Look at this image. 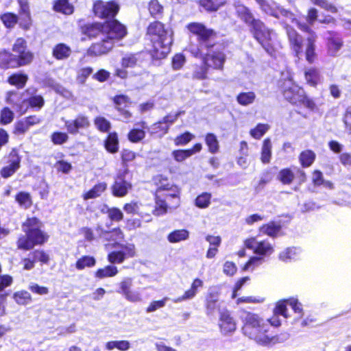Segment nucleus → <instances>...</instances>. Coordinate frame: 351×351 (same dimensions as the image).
Wrapping results in <instances>:
<instances>
[{
    "label": "nucleus",
    "instance_id": "33",
    "mask_svg": "<svg viewBox=\"0 0 351 351\" xmlns=\"http://www.w3.org/2000/svg\"><path fill=\"white\" fill-rule=\"evenodd\" d=\"M256 98V95L253 91L241 92L237 96V101L243 106H247L252 104Z\"/></svg>",
    "mask_w": 351,
    "mask_h": 351
},
{
    "label": "nucleus",
    "instance_id": "3",
    "mask_svg": "<svg viewBox=\"0 0 351 351\" xmlns=\"http://www.w3.org/2000/svg\"><path fill=\"white\" fill-rule=\"evenodd\" d=\"M261 9L265 14L280 19L285 17L287 34L289 38L291 49L295 52L296 56L300 57L303 53V40L302 37L292 28L289 27V22L295 24L298 20L293 17V14L288 10L284 9L276 3H269L265 0H256Z\"/></svg>",
    "mask_w": 351,
    "mask_h": 351
},
{
    "label": "nucleus",
    "instance_id": "21",
    "mask_svg": "<svg viewBox=\"0 0 351 351\" xmlns=\"http://www.w3.org/2000/svg\"><path fill=\"white\" fill-rule=\"evenodd\" d=\"M188 29L193 34L197 36L200 42H209L214 37L215 33L210 29L206 28L204 25L198 23H191L187 26Z\"/></svg>",
    "mask_w": 351,
    "mask_h": 351
},
{
    "label": "nucleus",
    "instance_id": "41",
    "mask_svg": "<svg viewBox=\"0 0 351 351\" xmlns=\"http://www.w3.org/2000/svg\"><path fill=\"white\" fill-rule=\"evenodd\" d=\"M130 348V343L128 341H111L106 343V348L108 350H112L114 348L121 351H127Z\"/></svg>",
    "mask_w": 351,
    "mask_h": 351
},
{
    "label": "nucleus",
    "instance_id": "10",
    "mask_svg": "<svg viewBox=\"0 0 351 351\" xmlns=\"http://www.w3.org/2000/svg\"><path fill=\"white\" fill-rule=\"evenodd\" d=\"M133 280L130 277L123 278L117 285V292L121 294L128 302L138 303L143 301V296L139 290L132 289Z\"/></svg>",
    "mask_w": 351,
    "mask_h": 351
},
{
    "label": "nucleus",
    "instance_id": "64",
    "mask_svg": "<svg viewBox=\"0 0 351 351\" xmlns=\"http://www.w3.org/2000/svg\"><path fill=\"white\" fill-rule=\"evenodd\" d=\"M114 103L117 106L118 110H122V108H127L130 104L129 98L125 95H119L114 97Z\"/></svg>",
    "mask_w": 351,
    "mask_h": 351
},
{
    "label": "nucleus",
    "instance_id": "42",
    "mask_svg": "<svg viewBox=\"0 0 351 351\" xmlns=\"http://www.w3.org/2000/svg\"><path fill=\"white\" fill-rule=\"evenodd\" d=\"M265 259L263 256H252L243 266L244 271H253L255 269L263 265Z\"/></svg>",
    "mask_w": 351,
    "mask_h": 351
},
{
    "label": "nucleus",
    "instance_id": "29",
    "mask_svg": "<svg viewBox=\"0 0 351 351\" xmlns=\"http://www.w3.org/2000/svg\"><path fill=\"white\" fill-rule=\"evenodd\" d=\"M300 250L296 247H287L279 254V259L283 262L296 260L300 254Z\"/></svg>",
    "mask_w": 351,
    "mask_h": 351
},
{
    "label": "nucleus",
    "instance_id": "18",
    "mask_svg": "<svg viewBox=\"0 0 351 351\" xmlns=\"http://www.w3.org/2000/svg\"><path fill=\"white\" fill-rule=\"evenodd\" d=\"M219 326L223 335L233 333L237 328V324L234 318L226 308L219 311Z\"/></svg>",
    "mask_w": 351,
    "mask_h": 351
},
{
    "label": "nucleus",
    "instance_id": "58",
    "mask_svg": "<svg viewBox=\"0 0 351 351\" xmlns=\"http://www.w3.org/2000/svg\"><path fill=\"white\" fill-rule=\"evenodd\" d=\"M209 68L210 67L208 66L202 62V65L197 66L195 70L194 71L193 73V77L197 80L206 79L207 77V74Z\"/></svg>",
    "mask_w": 351,
    "mask_h": 351
},
{
    "label": "nucleus",
    "instance_id": "37",
    "mask_svg": "<svg viewBox=\"0 0 351 351\" xmlns=\"http://www.w3.org/2000/svg\"><path fill=\"white\" fill-rule=\"evenodd\" d=\"M118 274V269L117 267L113 265H107L104 268H101L97 270L95 272V277L99 279L113 277Z\"/></svg>",
    "mask_w": 351,
    "mask_h": 351
},
{
    "label": "nucleus",
    "instance_id": "49",
    "mask_svg": "<svg viewBox=\"0 0 351 351\" xmlns=\"http://www.w3.org/2000/svg\"><path fill=\"white\" fill-rule=\"evenodd\" d=\"M315 154L311 150H306L301 153L300 160L303 167H309L315 160Z\"/></svg>",
    "mask_w": 351,
    "mask_h": 351
},
{
    "label": "nucleus",
    "instance_id": "7",
    "mask_svg": "<svg viewBox=\"0 0 351 351\" xmlns=\"http://www.w3.org/2000/svg\"><path fill=\"white\" fill-rule=\"evenodd\" d=\"M40 222L35 217L27 219L23 225L26 235L19 239L18 247L20 249L29 250L34 245L41 244L46 237L40 230Z\"/></svg>",
    "mask_w": 351,
    "mask_h": 351
},
{
    "label": "nucleus",
    "instance_id": "11",
    "mask_svg": "<svg viewBox=\"0 0 351 351\" xmlns=\"http://www.w3.org/2000/svg\"><path fill=\"white\" fill-rule=\"evenodd\" d=\"M282 88L284 97L288 101L295 105H299L305 92L302 88L294 83L290 75L283 82Z\"/></svg>",
    "mask_w": 351,
    "mask_h": 351
},
{
    "label": "nucleus",
    "instance_id": "14",
    "mask_svg": "<svg viewBox=\"0 0 351 351\" xmlns=\"http://www.w3.org/2000/svg\"><path fill=\"white\" fill-rule=\"evenodd\" d=\"M182 113V112H178L175 114H169L165 116L162 120L153 124L149 128L151 134H155L160 138L163 136L168 132L169 127L178 119Z\"/></svg>",
    "mask_w": 351,
    "mask_h": 351
},
{
    "label": "nucleus",
    "instance_id": "15",
    "mask_svg": "<svg viewBox=\"0 0 351 351\" xmlns=\"http://www.w3.org/2000/svg\"><path fill=\"white\" fill-rule=\"evenodd\" d=\"M62 120L68 133L72 135H76L80 130H86L90 125L88 117L84 114H79L74 119L62 118Z\"/></svg>",
    "mask_w": 351,
    "mask_h": 351
},
{
    "label": "nucleus",
    "instance_id": "27",
    "mask_svg": "<svg viewBox=\"0 0 351 351\" xmlns=\"http://www.w3.org/2000/svg\"><path fill=\"white\" fill-rule=\"evenodd\" d=\"M306 83L311 86H316L321 82L319 71L315 68H308L304 71Z\"/></svg>",
    "mask_w": 351,
    "mask_h": 351
},
{
    "label": "nucleus",
    "instance_id": "54",
    "mask_svg": "<svg viewBox=\"0 0 351 351\" xmlns=\"http://www.w3.org/2000/svg\"><path fill=\"white\" fill-rule=\"evenodd\" d=\"M123 210L128 214H137L141 216V217H144L143 213L141 210V204L138 202H132L130 203L126 204Z\"/></svg>",
    "mask_w": 351,
    "mask_h": 351
},
{
    "label": "nucleus",
    "instance_id": "17",
    "mask_svg": "<svg viewBox=\"0 0 351 351\" xmlns=\"http://www.w3.org/2000/svg\"><path fill=\"white\" fill-rule=\"evenodd\" d=\"M119 10V5L114 1L104 2L97 1L93 6L95 15L100 18L114 17Z\"/></svg>",
    "mask_w": 351,
    "mask_h": 351
},
{
    "label": "nucleus",
    "instance_id": "5",
    "mask_svg": "<svg viewBox=\"0 0 351 351\" xmlns=\"http://www.w3.org/2000/svg\"><path fill=\"white\" fill-rule=\"evenodd\" d=\"M241 319L243 322L242 330L245 336L263 346L274 342V336L269 332V325L257 315L243 312Z\"/></svg>",
    "mask_w": 351,
    "mask_h": 351
},
{
    "label": "nucleus",
    "instance_id": "36",
    "mask_svg": "<svg viewBox=\"0 0 351 351\" xmlns=\"http://www.w3.org/2000/svg\"><path fill=\"white\" fill-rule=\"evenodd\" d=\"M53 10L64 14H71L73 12V7L68 0H56L53 4Z\"/></svg>",
    "mask_w": 351,
    "mask_h": 351
},
{
    "label": "nucleus",
    "instance_id": "55",
    "mask_svg": "<svg viewBox=\"0 0 351 351\" xmlns=\"http://www.w3.org/2000/svg\"><path fill=\"white\" fill-rule=\"evenodd\" d=\"M14 112L8 108H4L1 110L0 114V123L7 125L10 123L14 119Z\"/></svg>",
    "mask_w": 351,
    "mask_h": 351
},
{
    "label": "nucleus",
    "instance_id": "12",
    "mask_svg": "<svg viewBox=\"0 0 351 351\" xmlns=\"http://www.w3.org/2000/svg\"><path fill=\"white\" fill-rule=\"evenodd\" d=\"M287 306H289L297 315V319H301L303 317V306L296 298H290L277 302L275 306V313H281L284 318H288L289 315L288 314Z\"/></svg>",
    "mask_w": 351,
    "mask_h": 351
},
{
    "label": "nucleus",
    "instance_id": "40",
    "mask_svg": "<svg viewBox=\"0 0 351 351\" xmlns=\"http://www.w3.org/2000/svg\"><path fill=\"white\" fill-rule=\"evenodd\" d=\"M19 25L25 29H28L32 25V18L29 11V7L26 8L25 10H19Z\"/></svg>",
    "mask_w": 351,
    "mask_h": 351
},
{
    "label": "nucleus",
    "instance_id": "13",
    "mask_svg": "<svg viewBox=\"0 0 351 351\" xmlns=\"http://www.w3.org/2000/svg\"><path fill=\"white\" fill-rule=\"evenodd\" d=\"M244 243L247 248L252 250L254 254L263 256L264 259L274 252L273 245L266 240L259 241L256 238H250Z\"/></svg>",
    "mask_w": 351,
    "mask_h": 351
},
{
    "label": "nucleus",
    "instance_id": "35",
    "mask_svg": "<svg viewBox=\"0 0 351 351\" xmlns=\"http://www.w3.org/2000/svg\"><path fill=\"white\" fill-rule=\"evenodd\" d=\"M141 128H134L128 134V138L132 143H137L143 140L145 136L144 129L147 128L145 123H141Z\"/></svg>",
    "mask_w": 351,
    "mask_h": 351
},
{
    "label": "nucleus",
    "instance_id": "56",
    "mask_svg": "<svg viewBox=\"0 0 351 351\" xmlns=\"http://www.w3.org/2000/svg\"><path fill=\"white\" fill-rule=\"evenodd\" d=\"M149 13L153 16H156L162 13L163 6L158 0H151L148 5Z\"/></svg>",
    "mask_w": 351,
    "mask_h": 351
},
{
    "label": "nucleus",
    "instance_id": "57",
    "mask_svg": "<svg viewBox=\"0 0 351 351\" xmlns=\"http://www.w3.org/2000/svg\"><path fill=\"white\" fill-rule=\"evenodd\" d=\"M194 135L189 132H186L176 137L174 143L177 146H183L189 143L193 138Z\"/></svg>",
    "mask_w": 351,
    "mask_h": 351
},
{
    "label": "nucleus",
    "instance_id": "32",
    "mask_svg": "<svg viewBox=\"0 0 351 351\" xmlns=\"http://www.w3.org/2000/svg\"><path fill=\"white\" fill-rule=\"evenodd\" d=\"M71 53V48L63 43L56 45L53 49V56L58 60L66 59L69 57Z\"/></svg>",
    "mask_w": 351,
    "mask_h": 351
},
{
    "label": "nucleus",
    "instance_id": "28",
    "mask_svg": "<svg viewBox=\"0 0 351 351\" xmlns=\"http://www.w3.org/2000/svg\"><path fill=\"white\" fill-rule=\"evenodd\" d=\"M228 0H199V4L206 11L215 12L226 5Z\"/></svg>",
    "mask_w": 351,
    "mask_h": 351
},
{
    "label": "nucleus",
    "instance_id": "20",
    "mask_svg": "<svg viewBox=\"0 0 351 351\" xmlns=\"http://www.w3.org/2000/svg\"><path fill=\"white\" fill-rule=\"evenodd\" d=\"M219 297V289L217 287H211L208 289V294L206 298V313L208 316L215 314L216 310L220 309V304L218 302Z\"/></svg>",
    "mask_w": 351,
    "mask_h": 351
},
{
    "label": "nucleus",
    "instance_id": "26",
    "mask_svg": "<svg viewBox=\"0 0 351 351\" xmlns=\"http://www.w3.org/2000/svg\"><path fill=\"white\" fill-rule=\"evenodd\" d=\"M323 102L319 99H311L304 93L302 97L299 105H302L312 112H319Z\"/></svg>",
    "mask_w": 351,
    "mask_h": 351
},
{
    "label": "nucleus",
    "instance_id": "25",
    "mask_svg": "<svg viewBox=\"0 0 351 351\" xmlns=\"http://www.w3.org/2000/svg\"><path fill=\"white\" fill-rule=\"evenodd\" d=\"M0 66L2 68H15L19 66L16 56L7 51L0 52Z\"/></svg>",
    "mask_w": 351,
    "mask_h": 351
},
{
    "label": "nucleus",
    "instance_id": "52",
    "mask_svg": "<svg viewBox=\"0 0 351 351\" xmlns=\"http://www.w3.org/2000/svg\"><path fill=\"white\" fill-rule=\"evenodd\" d=\"M27 80V77L25 75L14 74L9 77L8 82L10 84L14 85L18 88H23L25 86Z\"/></svg>",
    "mask_w": 351,
    "mask_h": 351
},
{
    "label": "nucleus",
    "instance_id": "50",
    "mask_svg": "<svg viewBox=\"0 0 351 351\" xmlns=\"http://www.w3.org/2000/svg\"><path fill=\"white\" fill-rule=\"evenodd\" d=\"M269 128L268 124L259 123L250 130V134L253 138L260 139L269 130Z\"/></svg>",
    "mask_w": 351,
    "mask_h": 351
},
{
    "label": "nucleus",
    "instance_id": "62",
    "mask_svg": "<svg viewBox=\"0 0 351 351\" xmlns=\"http://www.w3.org/2000/svg\"><path fill=\"white\" fill-rule=\"evenodd\" d=\"M17 60L19 63V66H23L27 64H29L32 58L33 55L29 51H26L25 49L23 51L19 53Z\"/></svg>",
    "mask_w": 351,
    "mask_h": 351
},
{
    "label": "nucleus",
    "instance_id": "38",
    "mask_svg": "<svg viewBox=\"0 0 351 351\" xmlns=\"http://www.w3.org/2000/svg\"><path fill=\"white\" fill-rule=\"evenodd\" d=\"M343 45L342 40L339 37H332L328 41V53L331 56H337Z\"/></svg>",
    "mask_w": 351,
    "mask_h": 351
},
{
    "label": "nucleus",
    "instance_id": "47",
    "mask_svg": "<svg viewBox=\"0 0 351 351\" xmlns=\"http://www.w3.org/2000/svg\"><path fill=\"white\" fill-rule=\"evenodd\" d=\"M16 201L19 204L25 208H27L32 206V202L29 193L26 192H20L16 195Z\"/></svg>",
    "mask_w": 351,
    "mask_h": 351
},
{
    "label": "nucleus",
    "instance_id": "48",
    "mask_svg": "<svg viewBox=\"0 0 351 351\" xmlns=\"http://www.w3.org/2000/svg\"><path fill=\"white\" fill-rule=\"evenodd\" d=\"M0 19L4 25L8 28L13 27L19 20V17L16 14L10 12L2 14Z\"/></svg>",
    "mask_w": 351,
    "mask_h": 351
},
{
    "label": "nucleus",
    "instance_id": "45",
    "mask_svg": "<svg viewBox=\"0 0 351 351\" xmlns=\"http://www.w3.org/2000/svg\"><path fill=\"white\" fill-rule=\"evenodd\" d=\"M206 144L210 153L215 154L219 150V141L217 136L213 133H208L205 137Z\"/></svg>",
    "mask_w": 351,
    "mask_h": 351
},
{
    "label": "nucleus",
    "instance_id": "9",
    "mask_svg": "<svg viewBox=\"0 0 351 351\" xmlns=\"http://www.w3.org/2000/svg\"><path fill=\"white\" fill-rule=\"evenodd\" d=\"M191 53L196 58H200L202 62L210 68L217 70H223L226 60V54L223 51L215 50L202 55L199 49H193Z\"/></svg>",
    "mask_w": 351,
    "mask_h": 351
},
{
    "label": "nucleus",
    "instance_id": "22",
    "mask_svg": "<svg viewBox=\"0 0 351 351\" xmlns=\"http://www.w3.org/2000/svg\"><path fill=\"white\" fill-rule=\"evenodd\" d=\"M296 176H299L301 181L304 180V173L297 167L285 168L280 170L278 175V179L284 184H289Z\"/></svg>",
    "mask_w": 351,
    "mask_h": 351
},
{
    "label": "nucleus",
    "instance_id": "61",
    "mask_svg": "<svg viewBox=\"0 0 351 351\" xmlns=\"http://www.w3.org/2000/svg\"><path fill=\"white\" fill-rule=\"evenodd\" d=\"M69 139V136L66 133L56 132H53L51 135V141L55 145H62L66 143Z\"/></svg>",
    "mask_w": 351,
    "mask_h": 351
},
{
    "label": "nucleus",
    "instance_id": "60",
    "mask_svg": "<svg viewBox=\"0 0 351 351\" xmlns=\"http://www.w3.org/2000/svg\"><path fill=\"white\" fill-rule=\"evenodd\" d=\"M95 125L99 130L103 132H108L110 128V123L102 117L95 118Z\"/></svg>",
    "mask_w": 351,
    "mask_h": 351
},
{
    "label": "nucleus",
    "instance_id": "6",
    "mask_svg": "<svg viewBox=\"0 0 351 351\" xmlns=\"http://www.w3.org/2000/svg\"><path fill=\"white\" fill-rule=\"evenodd\" d=\"M168 201L171 207L174 208L180 205V189L164 179L158 184L156 194V207L153 210L155 215L160 216L164 215L167 211Z\"/></svg>",
    "mask_w": 351,
    "mask_h": 351
},
{
    "label": "nucleus",
    "instance_id": "31",
    "mask_svg": "<svg viewBox=\"0 0 351 351\" xmlns=\"http://www.w3.org/2000/svg\"><path fill=\"white\" fill-rule=\"evenodd\" d=\"M189 237V232L185 229L176 230L167 236V240L171 243L186 241Z\"/></svg>",
    "mask_w": 351,
    "mask_h": 351
},
{
    "label": "nucleus",
    "instance_id": "44",
    "mask_svg": "<svg viewBox=\"0 0 351 351\" xmlns=\"http://www.w3.org/2000/svg\"><path fill=\"white\" fill-rule=\"evenodd\" d=\"M280 226L275 223L274 222H270L267 224L263 225L261 228L260 231L269 237H276L280 232Z\"/></svg>",
    "mask_w": 351,
    "mask_h": 351
},
{
    "label": "nucleus",
    "instance_id": "2",
    "mask_svg": "<svg viewBox=\"0 0 351 351\" xmlns=\"http://www.w3.org/2000/svg\"><path fill=\"white\" fill-rule=\"evenodd\" d=\"M236 10L238 16L250 27L254 38L269 54L272 56L275 51V32L267 28L261 20L254 19L247 8L239 5L236 6Z\"/></svg>",
    "mask_w": 351,
    "mask_h": 351
},
{
    "label": "nucleus",
    "instance_id": "8",
    "mask_svg": "<svg viewBox=\"0 0 351 351\" xmlns=\"http://www.w3.org/2000/svg\"><path fill=\"white\" fill-rule=\"evenodd\" d=\"M25 93L27 97L24 98L21 102L17 103L15 101V97L17 94L13 92L8 93L6 101L16 107V110L20 113L21 115L25 114L28 108L31 107L37 110H40L45 104L43 97L36 94L35 88H28Z\"/></svg>",
    "mask_w": 351,
    "mask_h": 351
},
{
    "label": "nucleus",
    "instance_id": "23",
    "mask_svg": "<svg viewBox=\"0 0 351 351\" xmlns=\"http://www.w3.org/2000/svg\"><path fill=\"white\" fill-rule=\"evenodd\" d=\"M202 144L196 143L193 148L189 149L175 150L172 152V156L177 162H182L192 155L201 151Z\"/></svg>",
    "mask_w": 351,
    "mask_h": 351
},
{
    "label": "nucleus",
    "instance_id": "39",
    "mask_svg": "<svg viewBox=\"0 0 351 351\" xmlns=\"http://www.w3.org/2000/svg\"><path fill=\"white\" fill-rule=\"evenodd\" d=\"M105 147L110 153H116L119 149V140L117 133L109 134L105 141Z\"/></svg>",
    "mask_w": 351,
    "mask_h": 351
},
{
    "label": "nucleus",
    "instance_id": "63",
    "mask_svg": "<svg viewBox=\"0 0 351 351\" xmlns=\"http://www.w3.org/2000/svg\"><path fill=\"white\" fill-rule=\"evenodd\" d=\"M28 289L34 293L44 295L49 293V289L46 287L40 286L35 282H30Z\"/></svg>",
    "mask_w": 351,
    "mask_h": 351
},
{
    "label": "nucleus",
    "instance_id": "51",
    "mask_svg": "<svg viewBox=\"0 0 351 351\" xmlns=\"http://www.w3.org/2000/svg\"><path fill=\"white\" fill-rule=\"evenodd\" d=\"M125 258L126 254L123 251H114L108 255V261L112 264L122 263Z\"/></svg>",
    "mask_w": 351,
    "mask_h": 351
},
{
    "label": "nucleus",
    "instance_id": "30",
    "mask_svg": "<svg viewBox=\"0 0 351 351\" xmlns=\"http://www.w3.org/2000/svg\"><path fill=\"white\" fill-rule=\"evenodd\" d=\"M272 143L271 139L269 138H265L262 145L261 160L264 164H267L270 162L271 158Z\"/></svg>",
    "mask_w": 351,
    "mask_h": 351
},
{
    "label": "nucleus",
    "instance_id": "4",
    "mask_svg": "<svg viewBox=\"0 0 351 351\" xmlns=\"http://www.w3.org/2000/svg\"><path fill=\"white\" fill-rule=\"evenodd\" d=\"M173 34L172 29L165 28L160 22L149 24L147 35L152 43L151 54L154 58L160 60L167 56L173 43Z\"/></svg>",
    "mask_w": 351,
    "mask_h": 351
},
{
    "label": "nucleus",
    "instance_id": "16",
    "mask_svg": "<svg viewBox=\"0 0 351 351\" xmlns=\"http://www.w3.org/2000/svg\"><path fill=\"white\" fill-rule=\"evenodd\" d=\"M295 25L300 28L301 30L304 32H306L308 33V36L306 38V50H305V56H306V60L309 63H313L316 58V53H315V41L317 36L315 34L311 31L308 28V27L304 24L301 23L300 22L298 21V23H295Z\"/></svg>",
    "mask_w": 351,
    "mask_h": 351
},
{
    "label": "nucleus",
    "instance_id": "46",
    "mask_svg": "<svg viewBox=\"0 0 351 351\" xmlns=\"http://www.w3.org/2000/svg\"><path fill=\"white\" fill-rule=\"evenodd\" d=\"M95 263L96 261L94 257L84 256L77 260L75 266L78 270H82L86 267H92L95 266Z\"/></svg>",
    "mask_w": 351,
    "mask_h": 351
},
{
    "label": "nucleus",
    "instance_id": "53",
    "mask_svg": "<svg viewBox=\"0 0 351 351\" xmlns=\"http://www.w3.org/2000/svg\"><path fill=\"white\" fill-rule=\"evenodd\" d=\"M211 194L203 193L198 195L195 199V205L200 208H206L210 204Z\"/></svg>",
    "mask_w": 351,
    "mask_h": 351
},
{
    "label": "nucleus",
    "instance_id": "34",
    "mask_svg": "<svg viewBox=\"0 0 351 351\" xmlns=\"http://www.w3.org/2000/svg\"><path fill=\"white\" fill-rule=\"evenodd\" d=\"M12 298L16 304L23 306L29 304L32 300L31 294L25 290L16 291Z\"/></svg>",
    "mask_w": 351,
    "mask_h": 351
},
{
    "label": "nucleus",
    "instance_id": "43",
    "mask_svg": "<svg viewBox=\"0 0 351 351\" xmlns=\"http://www.w3.org/2000/svg\"><path fill=\"white\" fill-rule=\"evenodd\" d=\"M106 183H99L84 195V199H88L97 197L106 190Z\"/></svg>",
    "mask_w": 351,
    "mask_h": 351
},
{
    "label": "nucleus",
    "instance_id": "19",
    "mask_svg": "<svg viewBox=\"0 0 351 351\" xmlns=\"http://www.w3.org/2000/svg\"><path fill=\"white\" fill-rule=\"evenodd\" d=\"M21 167V157L17 151L13 149L9 155L8 165L1 170V176L3 178L12 176Z\"/></svg>",
    "mask_w": 351,
    "mask_h": 351
},
{
    "label": "nucleus",
    "instance_id": "1",
    "mask_svg": "<svg viewBox=\"0 0 351 351\" xmlns=\"http://www.w3.org/2000/svg\"><path fill=\"white\" fill-rule=\"evenodd\" d=\"M86 34L89 38L97 40L88 48V55L100 56L110 51L114 44L126 36L127 29L118 21L112 20L88 25Z\"/></svg>",
    "mask_w": 351,
    "mask_h": 351
},
{
    "label": "nucleus",
    "instance_id": "59",
    "mask_svg": "<svg viewBox=\"0 0 351 351\" xmlns=\"http://www.w3.org/2000/svg\"><path fill=\"white\" fill-rule=\"evenodd\" d=\"M169 299V298L168 297H165L161 300L152 301L146 308L147 313H152L158 309L163 308L166 305Z\"/></svg>",
    "mask_w": 351,
    "mask_h": 351
},
{
    "label": "nucleus",
    "instance_id": "24",
    "mask_svg": "<svg viewBox=\"0 0 351 351\" xmlns=\"http://www.w3.org/2000/svg\"><path fill=\"white\" fill-rule=\"evenodd\" d=\"M131 188L132 184L130 182L118 177L112 187L113 194L118 197L125 196Z\"/></svg>",
    "mask_w": 351,
    "mask_h": 351
}]
</instances>
